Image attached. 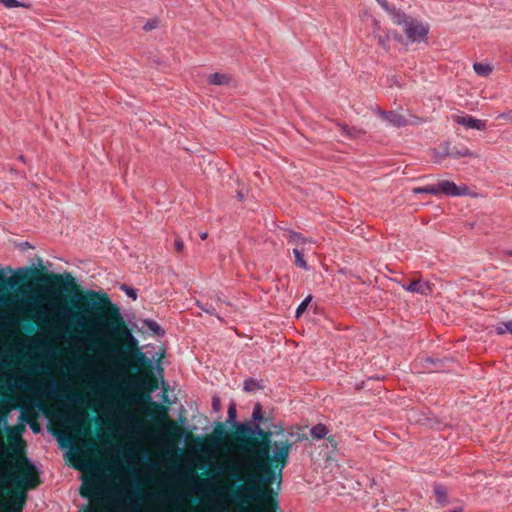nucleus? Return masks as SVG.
<instances>
[{"instance_id": "f257e3e1", "label": "nucleus", "mask_w": 512, "mask_h": 512, "mask_svg": "<svg viewBox=\"0 0 512 512\" xmlns=\"http://www.w3.org/2000/svg\"><path fill=\"white\" fill-rule=\"evenodd\" d=\"M38 290L44 294L43 297L36 298L30 297L28 299H21V309L29 311H38L45 316H53L55 318V326L64 332H70L69 320L74 321L78 326L83 329L91 327L92 331H88L85 335V347L90 350H95L100 341L98 334L117 333L123 318L120 308L116 305L108 308L105 318L96 312L100 310L101 306L110 305V299L106 293L99 294L98 292L90 289L85 294L76 293L74 296L75 303L72 305L77 309L73 310L68 306H59L52 303L50 307L43 304L46 298L56 299L59 292L52 286H39Z\"/></svg>"}, {"instance_id": "f03ea898", "label": "nucleus", "mask_w": 512, "mask_h": 512, "mask_svg": "<svg viewBox=\"0 0 512 512\" xmlns=\"http://www.w3.org/2000/svg\"><path fill=\"white\" fill-rule=\"evenodd\" d=\"M272 430L267 429L263 439L255 444H239L237 450L243 456V464L246 467L268 468L273 462H280L281 466L276 472L278 474V484L281 483L282 470L287 465L289 453L292 448V442L288 439L272 441Z\"/></svg>"}, {"instance_id": "7ed1b4c3", "label": "nucleus", "mask_w": 512, "mask_h": 512, "mask_svg": "<svg viewBox=\"0 0 512 512\" xmlns=\"http://www.w3.org/2000/svg\"><path fill=\"white\" fill-rule=\"evenodd\" d=\"M18 470L29 475L36 472L35 464L27 457H22L13 465L0 464V512H22L25 494L16 495L14 488L32 487V478L22 477Z\"/></svg>"}, {"instance_id": "20e7f679", "label": "nucleus", "mask_w": 512, "mask_h": 512, "mask_svg": "<svg viewBox=\"0 0 512 512\" xmlns=\"http://www.w3.org/2000/svg\"><path fill=\"white\" fill-rule=\"evenodd\" d=\"M381 7L390 15L395 24L402 26L403 32L410 43L426 42L430 31L429 24L407 15L394 6H390L386 0L382 1Z\"/></svg>"}, {"instance_id": "39448f33", "label": "nucleus", "mask_w": 512, "mask_h": 512, "mask_svg": "<svg viewBox=\"0 0 512 512\" xmlns=\"http://www.w3.org/2000/svg\"><path fill=\"white\" fill-rule=\"evenodd\" d=\"M236 501L250 503L259 501L268 503L272 498V490L270 488H260L257 485L240 484L234 493Z\"/></svg>"}, {"instance_id": "423d86ee", "label": "nucleus", "mask_w": 512, "mask_h": 512, "mask_svg": "<svg viewBox=\"0 0 512 512\" xmlns=\"http://www.w3.org/2000/svg\"><path fill=\"white\" fill-rule=\"evenodd\" d=\"M117 432L130 437L140 436L144 433V423L137 414L123 411L120 424L117 426Z\"/></svg>"}, {"instance_id": "0eeeda50", "label": "nucleus", "mask_w": 512, "mask_h": 512, "mask_svg": "<svg viewBox=\"0 0 512 512\" xmlns=\"http://www.w3.org/2000/svg\"><path fill=\"white\" fill-rule=\"evenodd\" d=\"M236 437L240 444H247L251 436H258L263 439L267 429H263L260 425H252L249 422H241L236 424Z\"/></svg>"}, {"instance_id": "6e6552de", "label": "nucleus", "mask_w": 512, "mask_h": 512, "mask_svg": "<svg viewBox=\"0 0 512 512\" xmlns=\"http://www.w3.org/2000/svg\"><path fill=\"white\" fill-rule=\"evenodd\" d=\"M158 356V359L153 357H147L146 353L142 352L139 348H136V351L134 354H130L131 360L137 362L139 365L143 367H153L156 371V373L160 376L163 375V368L161 367V359L164 356V351L161 353H156Z\"/></svg>"}, {"instance_id": "1a4fd4ad", "label": "nucleus", "mask_w": 512, "mask_h": 512, "mask_svg": "<svg viewBox=\"0 0 512 512\" xmlns=\"http://www.w3.org/2000/svg\"><path fill=\"white\" fill-rule=\"evenodd\" d=\"M256 470L257 473L251 474L247 478L248 485H256L258 483H263L264 486H268L273 483L274 480L278 481V474L276 469H273L271 466L268 468H260V467H251ZM268 488V487H265Z\"/></svg>"}, {"instance_id": "9d476101", "label": "nucleus", "mask_w": 512, "mask_h": 512, "mask_svg": "<svg viewBox=\"0 0 512 512\" xmlns=\"http://www.w3.org/2000/svg\"><path fill=\"white\" fill-rule=\"evenodd\" d=\"M41 269L43 270V266H42V260L40 258H37V265L36 267H20V268H17L13 274L8 277L7 279V284L9 287H15L17 286L18 284L22 283L28 274H34V273H37L38 270Z\"/></svg>"}, {"instance_id": "9b49d317", "label": "nucleus", "mask_w": 512, "mask_h": 512, "mask_svg": "<svg viewBox=\"0 0 512 512\" xmlns=\"http://www.w3.org/2000/svg\"><path fill=\"white\" fill-rule=\"evenodd\" d=\"M439 194H445L447 196H466L468 195V187L466 185L457 186L453 181L443 180L438 182Z\"/></svg>"}, {"instance_id": "f8f14e48", "label": "nucleus", "mask_w": 512, "mask_h": 512, "mask_svg": "<svg viewBox=\"0 0 512 512\" xmlns=\"http://www.w3.org/2000/svg\"><path fill=\"white\" fill-rule=\"evenodd\" d=\"M377 115H379L384 121H386L390 126L396 127V128H402L407 126L406 117H404L402 114L398 113L395 110L391 111H382L377 110Z\"/></svg>"}, {"instance_id": "ddd939ff", "label": "nucleus", "mask_w": 512, "mask_h": 512, "mask_svg": "<svg viewBox=\"0 0 512 512\" xmlns=\"http://www.w3.org/2000/svg\"><path fill=\"white\" fill-rule=\"evenodd\" d=\"M455 122L459 125H462V126L468 128V129L479 130V131L486 130V122L481 119L474 118L472 116H457L455 118Z\"/></svg>"}, {"instance_id": "4468645a", "label": "nucleus", "mask_w": 512, "mask_h": 512, "mask_svg": "<svg viewBox=\"0 0 512 512\" xmlns=\"http://www.w3.org/2000/svg\"><path fill=\"white\" fill-rule=\"evenodd\" d=\"M407 292L418 293L428 296L433 292L432 286L428 282L422 280H413L408 285L403 286Z\"/></svg>"}, {"instance_id": "2eb2a0df", "label": "nucleus", "mask_w": 512, "mask_h": 512, "mask_svg": "<svg viewBox=\"0 0 512 512\" xmlns=\"http://www.w3.org/2000/svg\"><path fill=\"white\" fill-rule=\"evenodd\" d=\"M175 476L178 481L187 483L198 478L197 473L191 468L182 469L179 465L175 466Z\"/></svg>"}, {"instance_id": "dca6fc26", "label": "nucleus", "mask_w": 512, "mask_h": 512, "mask_svg": "<svg viewBox=\"0 0 512 512\" xmlns=\"http://www.w3.org/2000/svg\"><path fill=\"white\" fill-rule=\"evenodd\" d=\"M51 279L56 283H62L65 287L75 289L76 283L75 279L69 272H65L63 275L54 274Z\"/></svg>"}, {"instance_id": "f3484780", "label": "nucleus", "mask_w": 512, "mask_h": 512, "mask_svg": "<svg viewBox=\"0 0 512 512\" xmlns=\"http://www.w3.org/2000/svg\"><path fill=\"white\" fill-rule=\"evenodd\" d=\"M433 490H434V495H435L436 501L439 505L444 506V505L448 504L449 499H448L447 489L445 486L437 483V484H434Z\"/></svg>"}, {"instance_id": "a211bd4d", "label": "nucleus", "mask_w": 512, "mask_h": 512, "mask_svg": "<svg viewBox=\"0 0 512 512\" xmlns=\"http://www.w3.org/2000/svg\"><path fill=\"white\" fill-rule=\"evenodd\" d=\"M338 127L342 135L348 138H358L365 133L361 128L349 127L347 124H338Z\"/></svg>"}, {"instance_id": "6ab92c4d", "label": "nucleus", "mask_w": 512, "mask_h": 512, "mask_svg": "<svg viewBox=\"0 0 512 512\" xmlns=\"http://www.w3.org/2000/svg\"><path fill=\"white\" fill-rule=\"evenodd\" d=\"M442 156H444V157L450 156L452 158L457 159L460 157H474L475 153L472 152L471 150H469L468 148H463L460 150H453L450 152L449 147L447 145L442 153Z\"/></svg>"}, {"instance_id": "aec40b11", "label": "nucleus", "mask_w": 512, "mask_h": 512, "mask_svg": "<svg viewBox=\"0 0 512 512\" xmlns=\"http://www.w3.org/2000/svg\"><path fill=\"white\" fill-rule=\"evenodd\" d=\"M373 36L377 39L379 46H381L385 51L389 50L390 41H391V32L390 31H382V33H377L375 30L373 31Z\"/></svg>"}, {"instance_id": "412c9836", "label": "nucleus", "mask_w": 512, "mask_h": 512, "mask_svg": "<svg viewBox=\"0 0 512 512\" xmlns=\"http://www.w3.org/2000/svg\"><path fill=\"white\" fill-rule=\"evenodd\" d=\"M328 432V427L322 423H318L310 428V435L316 440L325 438Z\"/></svg>"}, {"instance_id": "4be33fe9", "label": "nucleus", "mask_w": 512, "mask_h": 512, "mask_svg": "<svg viewBox=\"0 0 512 512\" xmlns=\"http://www.w3.org/2000/svg\"><path fill=\"white\" fill-rule=\"evenodd\" d=\"M226 439H227V432L223 427H221L219 425L218 428L214 429L213 435L211 436L210 441L212 443H214L216 446H221L224 444Z\"/></svg>"}, {"instance_id": "5701e85b", "label": "nucleus", "mask_w": 512, "mask_h": 512, "mask_svg": "<svg viewBox=\"0 0 512 512\" xmlns=\"http://www.w3.org/2000/svg\"><path fill=\"white\" fill-rule=\"evenodd\" d=\"M293 254L295 257V265L305 271H309L310 267L307 264L306 260L304 259V251L299 248H294Z\"/></svg>"}, {"instance_id": "b1692460", "label": "nucleus", "mask_w": 512, "mask_h": 512, "mask_svg": "<svg viewBox=\"0 0 512 512\" xmlns=\"http://www.w3.org/2000/svg\"><path fill=\"white\" fill-rule=\"evenodd\" d=\"M473 69H474L475 73L481 77H487L492 72V67L487 63L475 62L473 64Z\"/></svg>"}, {"instance_id": "393cba45", "label": "nucleus", "mask_w": 512, "mask_h": 512, "mask_svg": "<svg viewBox=\"0 0 512 512\" xmlns=\"http://www.w3.org/2000/svg\"><path fill=\"white\" fill-rule=\"evenodd\" d=\"M208 82L212 85H224L228 84L229 77L226 74L216 72L208 77Z\"/></svg>"}, {"instance_id": "a878e982", "label": "nucleus", "mask_w": 512, "mask_h": 512, "mask_svg": "<svg viewBox=\"0 0 512 512\" xmlns=\"http://www.w3.org/2000/svg\"><path fill=\"white\" fill-rule=\"evenodd\" d=\"M264 420L263 407L261 403H256L252 411V425H260V422Z\"/></svg>"}, {"instance_id": "bb28decb", "label": "nucleus", "mask_w": 512, "mask_h": 512, "mask_svg": "<svg viewBox=\"0 0 512 512\" xmlns=\"http://www.w3.org/2000/svg\"><path fill=\"white\" fill-rule=\"evenodd\" d=\"M143 323L154 334L158 336H163L165 334V330L155 320L144 319Z\"/></svg>"}, {"instance_id": "cd10ccee", "label": "nucleus", "mask_w": 512, "mask_h": 512, "mask_svg": "<svg viewBox=\"0 0 512 512\" xmlns=\"http://www.w3.org/2000/svg\"><path fill=\"white\" fill-rule=\"evenodd\" d=\"M116 334H123L127 337L128 339V342L130 344L131 347L133 348H138L137 345H138V340L135 338V336L131 333V331L123 326L122 324L120 325V327L118 328V332Z\"/></svg>"}, {"instance_id": "c85d7f7f", "label": "nucleus", "mask_w": 512, "mask_h": 512, "mask_svg": "<svg viewBox=\"0 0 512 512\" xmlns=\"http://www.w3.org/2000/svg\"><path fill=\"white\" fill-rule=\"evenodd\" d=\"M495 331L498 335H504L506 333L512 334V319L507 321L499 322L495 325Z\"/></svg>"}, {"instance_id": "c756f323", "label": "nucleus", "mask_w": 512, "mask_h": 512, "mask_svg": "<svg viewBox=\"0 0 512 512\" xmlns=\"http://www.w3.org/2000/svg\"><path fill=\"white\" fill-rule=\"evenodd\" d=\"M237 410L235 403H231L228 407L227 411V422L233 426L236 427V424H240L241 422H238L237 420Z\"/></svg>"}, {"instance_id": "7c9ffc66", "label": "nucleus", "mask_w": 512, "mask_h": 512, "mask_svg": "<svg viewBox=\"0 0 512 512\" xmlns=\"http://www.w3.org/2000/svg\"><path fill=\"white\" fill-rule=\"evenodd\" d=\"M196 306L199 309H201L203 312H205L206 314L214 315L218 319L222 320V318L219 315L216 314V309H215V307L212 304L203 303L202 301L197 300L196 301Z\"/></svg>"}, {"instance_id": "2f4dec72", "label": "nucleus", "mask_w": 512, "mask_h": 512, "mask_svg": "<svg viewBox=\"0 0 512 512\" xmlns=\"http://www.w3.org/2000/svg\"><path fill=\"white\" fill-rule=\"evenodd\" d=\"M0 320L4 325L15 326L18 324V319L11 313L0 311Z\"/></svg>"}, {"instance_id": "473e14b6", "label": "nucleus", "mask_w": 512, "mask_h": 512, "mask_svg": "<svg viewBox=\"0 0 512 512\" xmlns=\"http://www.w3.org/2000/svg\"><path fill=\"white\" fill-rule=\"evenodd\" d=\"M287 233H288L287 238H288L289 242H293V243H297V244L307 242V239L305 237H303L302 234H300L296 231L288 230Z\"/></svg>"}, {"instance_id": "72a5a7b5", "label": "nucleus", "mask_w": 512, "mask_h": 512, "mask_svg": "<svg viewBox=\"0 0 512 512\" xmlns=\"http://www.w3.org/2000/svg\"><path fill=\"white\" fill-rule=\"evenodd\" d=\"M0 3L9 9L17 8V7H25V8L30 7L29 3L20 2L18 0H0Z\"/></svg>"}, {"instance_id": "f704fd0d", "label": "nucleus", "mask_w": 512, "mask_h": 512, "mask_svg": "<svg viewBox=\"0 0 512 512\" xmlns=\"http://www.w3.org/2000/svg\"><path fill=\"white\" fill-rule=\"evenodd\" d=\"M415 193H429V194H432V195H438L439 194V190H438V183L436 184H433V185H428L426 187H423V188H417L414 190Z\"/></svg>"}, {"instance_id": "c9c22d12", "label": "nucleus", "mask_w": 512, "mask_h": 512, "mask_svg": "<svg viewBox=\"0 0 512 512\" xmlns=\"http://www.w3.org/2000/svg\"><path fill=\"white\" fill-rule=\"evenodd\" d=\"M260 388V385L259 383L253 379V378H248L245 380L244 382V385H243V389L246 391V392H252V391H255L257 389Z\"/></svg>"}, {"instance_id": "e433bc0d", "label": "nucleus", "mask_w": 512, "mask_h": 512, "mask_svg": "<svg viewBox=\"0 0 512 512\" xmlns=\"http://www.w3.org/2000/svg\"><path fill=\"white\" fill-rule=\"evenodd\" d=\"M312 300V296L311 295H308L306 296L302 302L298 305L297 309H296V312H295V316L296 318H299L301 316V314L306 310L308 304L311 302Z\"/></svg>"}, {"instance_id": "4c0bfd02", "label": "nucleus", "mask_w": 512, "mask_h": 512, "mask_svg": "<svg viewBox=\"0 0 512 512\" xmlns=\"http://www.w3.org/2000/svg\"><path fill=\"white\" fill-rule=\"evenodd\" d=\"M120 290L123 291L129 298L132 300H136L138 297V291L137 289L130 287L126 284H122L120 286Z\"/></svg>"}, {"instance_id": "58836bf2", "label": "nucleus", "mask_w": 512, "mask_h": 512, "mask_svg": "<svg viewBox=\"0 0 512 512\" xmlns=\"http://www.w3.org/2000/svg\"><path fill=\"white\" fill-rule=\"evenodd\" d=\"M98 486V482L94 477H90L84 480L83 488L85 490H95Z\"/></svg>"}, {"instance_id": "ea45409f", "label": "nucleus", "mask_w": 512, "mask_h": 512, "mask_svg": "<svg viewBox=\"0 0 512 512\" xmlns=\"http://www.w3.org/2000/svg\"><path fill=\"white\" fill-rule=\"evenodd\" d=\"M217 469L219 474L224 473V471H229V474L233 479H240V474L237 471H235L233 467H231L230 465H225L224 469H222L221 467H217Z\"/></svg>"}, {"instance_id": "a19ab883", "label": "nucleus", "mask_w": 512, "mask_h": 512, "mask_svg": "<svg viewBox=\"0 0 512 512\" xmlns=\"http://www.w3.org/2000/svg\"><path fill=\"white\" fill-rule=\"evenodd\" d=\"M213 488V484L208 479H203L196 489L199 491H212Z\"/></svg>"}, {"instance_id": "79ce46f5", "label": "nucleus", "mask_w": 512, "mask_h": 512, "mask_svg": "<svg viewBox=\"0 0 512 512\" xmlns=\"http://www.w3.org/2000/svg\"><path fill=\"white\" fill-rule=\"evenodd\" d=\"M57 440L62 447H64L66 444L70 447L73 446V442L68 435L61 434L57 437Z\"/></svg>"}, {"instance_id": "37998d69", "label": "nucleus", "mask_w": 512, "mask_h": 512, "mask_svg": "<svg viewBox=\"0 0 512 512\" xmlns=\"http://www.w3.org/2000/svg\"><path fill=\"white\" fill-rule=\"evenodd\" d=\"M407 126L408 125H419L424 123V120L420 117L410 115L409 118H406Z\"/></svg>"}, {"instance_id": "c03bdc74", "label": "nucleus", "mask_w": 512, "mask_h": 512, "mask_svg": "<svg viewBox=\"0 0 512 512\" xmlns=\"http://www.w3.org/2000/svg\"><path fill=\"white\" fill-rule=\"evenodd\" d=\"M221 408L220 398L217 395H214L212 398V409L214 412H219Z\"/></svg>"}, {"instance_id": "a18cd8bd", "label": "nucleus", "mask_w": 512, "mask_h": 512, "mask_svg": "<svg viewBox=\"0 0 512 512\" xmlns=\"http://www.w3.org/2000/svg\"><path fill=\"white\" fill-rule=\"evenodd\" d=\"M157 24H158L157 20H150L144 24L143 29L145 31H150V30L156 28Z\"/></svg>"}, {"instance_id": "49530a36", "label": "nucleus", "mask_w": 512, "mask_h": 512, "mask_svg": "<svg viewBox=\"0 0 512 512\" xmlns=\"http://www.w3.org/2000/svg\"><path fill=\"white\" fill-rule=\"evenodd\" d=\"M56 389H57V386H56L55 382L53 381L49 388V392L47 393V396L52 399L57 398Z\"/></svg>"}, {"instance_id": "de8ad7c7", "label": "nucleus", "mask_w": 512, "mask_h": 512, "mask_svg": "<svg viewBox=\"0 0 512 512\" xmlns=\"http://www.w3.org/2000/svg\"><path fill=\"white\" fill-rule=\"evenodd\" d=\"M387 81H388V84H389L390 86H397V87H400V83H399V80H398V78H397V76H396V75L389 76V77L387 78Z\"/></svg>"}, {"instance_id": "09e8293b", "label": "nucleus", "mask_w": 512, "mask_h": 512, "mask_svg": "<svg viewBox=\"0 0 512 512\" xmlns=\"http://www.w3.org/2000/svg\"><path fill=\"white\" fill-rule=\"evenodd\" d=\"M175 248H176V250L178 252L183 251V249H184V242H183L182 239H180V238H176L175 239Z\"/></svg>"}, {"instance_id": "8fccbe9b", "label": "nucleus", "mask_w": 512, "mask_h": 512, "mask_svg": "<svg viewBox=\"0 0 512 512\" xmlns=\"http://www.w3.org/2000/svg\"><path fill=\"white\" fill-rule=\"evenodd\" d=\"M274 431L273 434L282 435V437H286L285 434H283V427L281 425H273Z\"/></svg>"}, {"instance_id": "3c124183", "label": "nucleus", "mask_w": 512, "mask_h": 512, "mask_svg": "<svg viewBox=\"0 0 512 512\" xmlns=\"http://www.w3.org/2000/svg\"><path fill=\"white\" fill-rule=\"evenodd\" d=\"M498 118L508 119L512 122V111L508 113H501L498 115Z\"/></svg>"}, {"instance_id": "603ef678", "label": "nucleus", "mask_w": 512, "mask_h": 512, "mask_svg": "<svg viewBox=\"0 0 512 512\" xmlns=\"http://www.w3.org/2000/svg\"><path fill=\"white\" fill-rule=\"evenodd\" d=\"M11 387L12 388H23V382L21 380H15L12 384H11Z\"/></svg>"}, {"instance_id": "864d4df0", "label": "nucleus", "mask_w": 512, "mask_h": 512, "mask_svg": "<svg viewBox=\"0 0 512 512\" xmlns=\"http://www.w3.org/2000/svg\"><path fill=\"white\" fill-rule=\"evenodd\" d=\"M392 38L398 42H401L403 40L402 35L398 34L397 32H391V39Z\"/></svg>"}, {"instance_id": "5fc2aeb1", "label": "nucleus", "mask_w": 512, "mask_h": 512, "mask_svg": "<svg viewBox=\"0 0 512 512\" xmlns=\"http://www.w3.org/2000/svg\"><path fill=\"white\" fill-rule=\"evenodd\" d=\"M100 383H101V385H103V386H108V385H109V386H114V385H115V383H114V382H109V381H108L107 379H105V378L100 379Z\"/></svg>"}, {"instance_id": "6e6d98bb", "label": "nucleus", "mask_w": 512, "mask_h": 512, "mask_svg": "<svg viewBox=\"0 0 512 512\" xmlns=\"http://www.w3.org/2000/svg\"><path fill=\"white\" fill-rule=\"evenodd\" d=\"M31 429L33 432L38 433L40 431V427L37 424H32Z\"/></svg>"}, {"instance_id": "4d7b16f0", "label": "nucleus", "mask_w": 512, "mask_h": 512, "mask_svg": "<svg viewBox=\"0 0 512 512\" xmlns=\"http://www.w3.org/2000/svg\"><path fill=\"white\" fill-rule=\"evenodd\" d=\"M426 362H429V363H431V364H436V363L440 362V360H438V359L434 360V359H432V358H427V359H426Z\"/></svg>"}, {"instance_id": "13d9d810", "label": "nucleus", "mask_w": 512, "mask_h": 512, "mask_svg": "<svg viewBox=\"0 0 512 512\" xmlns=\"http://www.w3.org/2000/svg\"><path fill=\"white\" fill-rule=\"evenodd\" d=\"M450 512H463V508L462 507H458V508H455V509L451 510Z\"/></svg>"}, {"instance_id": "bf43d9fd", "label": "nucleus", "mask_w": 512, "mask_h": 512, "mask_svg": "<svg viewBox=\"0 0 512 512\" xmlns=\"http://www.w3.org/2000/svg\"><path fill=\"white\" fill-rule=\"evenodd\" d=\"M237 197H238V199H239V200H243L244 195H243V193H241L240 191H238V192H237Z\"/></svg>"}, {"instance_id": "052dcab7", "label": "nucleus", "mask_w": 512, "mask_h": 512, "mask_svg": "<svg viewBox=\"0 0 512 512\" xmlns=\"http://www.w3.org/2000/svg\"><path fill=\"white\" fill-rule=\"evenodd\" d=\"M200 238H201L202 240L206 239V238H207V232H202V233L200 234Z\"/></svg>"}, {"instance_id": "680f3d73", "label": "nucleus", "mask_w": 512, "mask_h": 512, "mask_svg": "<svg viewBox=\"0 0 512 512\" xmlns=\"http://www.w3.org/2000/svg\"><path fill=\"white\" fill-rule=\"evenodd\" d=\"M18 160L21 161V162H25L26 161L24 155H19L18 156Z\"/></svg>"}, {"instance_id": "e2e57ef3", "label": "nucleus", "mask_w": 512, "mask_h": 512, "mask_svg": "<svg viewBox=\"0 0 512 512\" xmlns=\"http://www.w3.org/2000/svg\"><path fill=\"white\" fill-rule=\"evenodd\" d=\"M21 246H22L23 248H25V247H32L28 242H24V243H22V244H21Z\"/></svg>"}, {"instance_id": "0e129e2a", "label": "nucleus", "mask_w": 512, "mask_h": 512, "mask_svg": "<svg viewBox=\"0 0 512 512\" xmlns=\"http://www.w3.org/2000/svg\"><path fill=\"white\" fill-rule=\"evenodd\" d=\"M3 273H4V270L0 268V280H1V281H4V279H3Z\"/></svg>"}, {"instance_id": "69168bd1", "label": "nucleus", "mask_w": 512, "mask_h": 512, "mask_svg": "<svg viewBox=\"0 0 512 512\" xmlns=\"http://www.w3.org/2000/svg\"><path fill=\"white\" fill-rule=\"evenodd\" d=\"M137 400L138 398L135 395H133L130 399L131 402H136Z\"/></svg>"}, {"instance_id": "338daca9", "label": "nucleus", "mask_w": 512, "mask_h": 512, "mask_svg": "<svg viewBox=\"0 0 512 512\" xmlns=\"http://www.w3.org/2000/svg\"><path fill=\"white\" fill-rule=\"evenodd\" d=\"M215 297H216V300H217L218 302L222 301V300H221V296H219L218 294H216V296H215Z\"/></svg>"}, {"instance_id": "774afa93", "label": "nucleus", "mask_w": 512, "mask_h": 512, "mask_svg": "<svg viewBox=\"0 0 512 512\" xmlns=\"http://www.w3.org/2000/svg\"><path fill=\"white\" fill-rule=\"evenodd\" d=\"M507 255L512 256V250L506 252Z\"/></svg>"}]
</instances>
